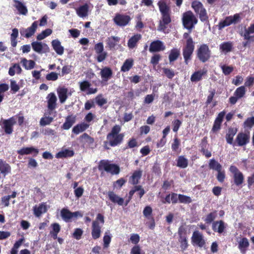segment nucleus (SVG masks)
<instances>
[{"label":"nucleus","mask_w":254,"mask_h":254,"mask_svg":"<svg viewBox=\"0 0 254 254\" xmlns=\"http://www.w3.org/2000/svg\"><path fill=\"white\" fill-rule=\"evenodd\" d=\"M61 215L63 219L65 222H69L73 217L77 216L82 217V214L79 211L72 212L68 209L64 208L61 211Z\"/></svg>","instance_id":"13"},{"label":"nucleus","mask_w":254,"mask_h":254,"mask_svg":"<svg viewBox=\"0 0 254 254\" xmlns=\"http://www.w3.org/2000/svg\"><path fill=\"white\" fill-rule=\"evenodd\" d=\"M233 43L231 41L224 42L220 45V50L225 53H229L232 51Z\"/></svg>","instance_id":"41"},{"label":"nucleus","mask_w":254,"mask_h":254,"mask_svg":"<svg viewBox=\"0 0 254 254\" xmlns=\"http://www.w3.org/2000/svg\"><path fill=\"white\" fill-rule=\"evenodd\" d=\"M12 31L10 35L11 45L12 47H15L17 44V38L18 36V30L15 28L12 29Z\"/></svg>","instance_id":"48"},{"label":"nucleus","mask_w":254,"mask_h":254,"mask_svg":"<svg viewBox=\"0 0 254 254\" xmlns=\"http://www.w3.org/2000/svg\"><path fill=\"white\" fill-rule=\"evenodd\" d=\"M101 227L97 221H93L92 225L91 235L92 238L96 240L99 238L101 234Z\"/></svg>","instance_id":"24"},{"label":"nucleus","mask_w":254,"mask_h":254,"mask_svg":"<svg viewBox=\"0 0 254 254\" xmlns=\"http://www.w3.org/2000/svg\"><path fill=\"white\" fill-rule=\"evenodd\" d=\"M38 26V21H34L31 26L26 29H20V33L22 36L28 38L33 35Z\"/></svg>","instance_id":"19"},{"label":"nucleus","mask_w":254,"mask_h":254,"mask_svg":"<svg viewBox=\"0 0 254 254\" xmlns=\"http://www.w3.org/2000/svg\"><path fill=\"white\" fill-rule=\"evenodd\" d=\"M165 49L162 42L159 40L153 41L151 43L149 50L150 52H157L163 51Z\"/></svg>","instance_id":"25"},{"label":"nucleus","mask_w":254,"mask_h":254,"mask_svg":"<svg viewBox=\"0 0 254 254\" xmlns=\"http://www.w3.org/2000/svg\"><path fill=\"white\" fill-rule=\"evenodd\" d=\"M179 242L180 243V248L183 251L186 250L188 247V243L187 236H183L179 238Z\"/></svg>","instance_id":"57"},{"label":"nucleus","mask_w":254,"mask_h":254,"mask_svg":"<svg viewBox=\"0 0 254 254\" xmlns=\"http://www.w3.org/2000/svg\"><path fill=\"white\" fill-rule=\"evenodd\" d=\"M31 46L33 50L39 54L49 52V48L46 44L35 41L32 42Z\"/></svg>","instance_id":"20"},{"label":"nucleus","mask_w":254,"mask_h":254,"mask_svg":"<svg viewBox=\"0 0 254 254\" xmlns=\"http://www.w3.org/2000/svg\"><path fill=\"white\" fill-rule=\"evenodd\" d=\"M47 98L48 99L47 107L49 110L48 114L51 115L52 111L56 108L57 98L54 93H49L48 95Z\"/></svg>","instance_id":"17"},{"label":"nucleus","mask_w":254,"mask_h":254,"mask_svg":"<svg viewBox=\"0 0 254 254\" xmlns=\"http://www.w3.org/2000/svg\"><path fill=\"white\" fill-rule=\"evenodd\" d=\"M254 33V23L251 24L248 28L246 26H241L239 29V34L244 38L245 40H251L254 36H250V34Z\"/></svg>","instance_id":"11"},{"label":"nucleus","mask_w":254,"mask_h":254,"mask_svg":"<svg viewBox=\"0 0 254 254\" xmlns=\"http://www.w3.org/2000/svg\"><path fill=\"white\" fill-rule=\"evenodd\" d=\"M249 242L247 238H243L238 243V248L242 253H245L249 246Z\"/></svg>","instance_id":"39"},{"label":"nucleus","mask_w":254,"mask_h":254,"mask_svg":"<svg viewBox=\"0 0 254 254\" xmlns=\"http://www.w3.org/2000/svg\"><path fill=\"white\" fill-rule=\"evenodd\" d=\"M238 132V128L236 127H230L228 128L225 135L226 142L228 144L233 146L235 141L234 137Z\"/></svg>","instance_id":"21"},{"label":"nucleus","mask_w":254,"mask_h":254,"mask_svg":"<svg viewBox=\"0 0 254 254\" xmlns=\"http://www.w3.org/2000/svg\"><path fill=\"white\" fill-rule=\"evenodd\" d=\"M89 6L87 3L80 6L76 9V13L80 17H85L88 15Z\"/></svg>","instance_id":"37"},{"label":"nucleus","mask_w":254,"mask_h":254,"mask_svg":"<svg viewBox=\"0 0 254 254\" xmlns=\"http://www.w3.org/2000/svg\"><path fill=\"white\" fill-rule=\"evenodd\" d=\"M206 71L199 70L195 71L190 77V80L192 82H197L201 80L202 76L206 73Z\"/></svg>","instance_id":"43"},{"label":"nucleus","mask_w":254,"mask_h":254,"mask_svg":"<svg viewBox=\"0 0 254 254\" xmlns=\"http://www.w3.org/2000/svg\"><path fill=\"white\" fill-rule=\"evenodd\" d=\"M74 151L69 149H65L58 152L56 155L57 158L71 157L74 155Z\"/></svg>","instance_id":"40"},{"label":"nucleus","mask_w":254,"mask_h":254,"mask_svg":"<svg viewBox=\"0 0 254 254\" xmlns=\"http://www.w3.org/2000/svg\"><path fill=\"white\" fill-rule=\"evenodd\" d=\"M171 148L173 151L177 154L181 152V148H180V140L177 136H175L174 138L173 142L171 145Z\"/></svg>","instance_id":"45"},{"label":"nucleus","mask_w":254,"mask_h":254,"mask_svg":"<svg viewBox=\"0 0 254 254\" xmlns=\"http://www.w3.org/2000/svg\"><path fill=\"white\" fill-rule=\"evenodd\" d=\"M179 202L182 203L189 204L192 202V199L189 196L179 194Z\"/></svg>","instance_id":"56"},{"label":"nucleus","mask_w":254,"mask_h":254,"mask_svg":"<svg viewBox=\"0 0 254 254\" xmlns=\"http://www.w3.org/2000/svg\"><path fill=\"white\" fill-rule=\"evenodd\" d=\"M152 212V208L149 205L145 206L143 210V216L150 221L149 228L151 229H153L155 226V220L153 216Z\"/></svg>","instance_id":"16"},{"label":"nucleus","mask_w":254,"mask_h":254,"mask_svg":"<svg viewBox=\"0 0 254 254\" xmlns=\"http://www.w3.org/2000/svg\"><path fill=\"white\" fill-rule=\"evenodd\" d=\"M161 17L159 22L158 29L164 32L167 25L171 22V11L170 6L164 1H159L158 3Z\"/></svg>","instance_id":"3"},{"label":"nucleus","mask_w":254,"mask_h":254,"mask_svg":"<svg viewBox=\"0 0 254 254\" xmlns=\"http://www.w3.org/2000/svg\"><path fill=\"white\" fill-rule=\"evenodd\" d=\"M89 125L84 122L78 124L75 126L72 129V132L75 134L83 132L89 127Z\"/></svg>","instance_id":"35"},{"label":"nucleus","mask_w":254,"mask_h":254,"mask_svg":"<svg viewBox=\"0 0 254 254\" xmlns=\"http://www.w3.org/2000/svg\"><path fill=\"white\" fill-rule=\"evenodd\" d=\"M246 92V89L244 86L237 88L234 93V96H231L229 99L230 104L235 105L239 99L245 96Z\"/></svg>","instance_id":"12"},{"label":"nucleus","mask_w":254,"mask_h":254,"mask_svg":"<svg viewBox=\"0 0 254 254\" xmlns=\"http://www.w3.org/2000/svg\"><path fill=\"white\" fill-rule=\"evenodd\" d=\"M21 63L23 66L27 70L33 68L35 65V62L33 60H27L24 58L21 60Z\"/></svg>","instance_id":"49"},{"label":"nucleus","mask_w":254,"mask_h":254,"mask_svg":"<svg viewBox=\"0 0 254 254\" xmlns=\"http://www.w3.org/2000/svg\"><path fill=\"white\" fill-rule=\"evenodd\" d=\"M94 50L96 53L98 55L97 57L98 62L101 63L106 59L107 56V53L104 51V46L102 43L100 42L95 44Z\"/></svg>","instance_id":"15"},{"label":"nucleus","mask_w":254,"mask_h":254,"mask_svg":"<svg viewBox=\"0 0 254 254\" xmlns=\"http://www.w3.org/2000/svg\"><path fill=\"white\" fill-rule=\"evenodd\" d=\"M54 118L50 116H47L46 114H44V117H42L40 121V125L41 126H46L50 125L53 121Z\"/></svg>","instance_id":"53"},{"label":"nucleus","mask_w":254,"mask_h":254,"mask_svg":"<svg viewBox=\"0 0 254 254\" xmlns=\"http://www.w3.org/2000/svg\"><path fill=\"white\" fill-rule=\"evenodd\" d=\"M140 241V237L137 234H132L129 238L130 241L134 245H138V243Z\"/></svg>","instance_id":"63"},{"label":"nucleus","mask_w":254,"mask_h":254,"mask_svg":"<svg viewBox=\"0 0 254 254\" xmlns=\"http://www.w3.org/2000/svg\"><path fill=\"white\" fill-rule=\"evenodd\" d=\"M138 146V142L136 138L132 137L129 138L127 143L123 148V150H126L129 148H133Z\"/></svg>","instance_id":"51"},{"label":"nucleus","mask_w":254,"mask_h":254,"mask_svg":"<svg viewBox=\"0 0 254 254\" xmlns=\"http://www.w3.org/2000/svg\"><path fill=\"white\" fill-rule=\"evenodd\" d=\"M177 166L181 168H186L188 166V160L184 156H180L177 160Z\"/></svg>","instance_id":"50"},{"label":"nucleus","mask_w":254,"mask_h":254,"mask_svg":"<svg viewBox=\"0 0 254 254\" xmlns=\"http://www.w3.org/2000/svg\"><path fill=\"white\" fill-rule=\"evenodd\" d=\"M51 227L52 230L50 231V234L52 237L55 240L57 238L58 234L61 230V226L59 223H55L51 225Z\"/></svg>","instance_id":"44"},{"label":"nucleus","mask_w":254,"mask_h":254,"mask_svg":"<svg viewBox=\"0 0 254 254\" xmlns=\"http://www.w3.org/2000/svg\"><path fill=\"white\" fill-rule=\"evenodd\" d=\"M226 114L225 111L220 112L214 120L211 132L217 133L221 129L222 123L223 121L224 117Z\"/></svg>","instance_id":"14"},{"label":"nucleus","mask_w":254,"mask_h":254,"mask_svg":"<svg viewBox=\"0 0 254 254\" xmlns=\"http://www.w3.org/2000/svg\"><path fill=\"white\" fill-rule=\"evenodd\" d=\"M67 89L65 88H62L58 91V94L60 101L61 103H64L67 98Z\"/></svg>","instance_id":"47"},{"label":"nucleus","mask_w":254,"mask_h":254,"mask_svg":"<svg viewBox=\"0 0 254 254\" xmlns=\"http://www.w3.org/2000/svg\"><path fill=\"white\" fill-rule=\"evenodd\" d=\"M130 254H145L139 245H134L130 250Z\"/></svg>","instance_id":"58"},{"label":"nucleus","mask_w":254,"mask_h":254,"mask_svg":"<svg viewBox=\"0 0 254 254\" xmlns=\"http://www.w3.org/2000/svg\"><path fill=\"white\" fill-rule=\"evenodd\" d=\"M14 2L13 6L20 14L25 15L28 13V9L25 4L18 0H13Z\"/></svg>","instance_id":"28"},{"label":"nucleus","mask_w":254,"mask_h":254,"mask_svg":"<svg viewBox=\"0 0 254 254\" xmlns=\"http://www.w3.org/2000/svg\"><path fill=\"white\" fill-rule=\"evenodd\" d=\"M222 70L223 73L225 75L230 74L234 70V68L232 66H227L226 65H223L221 66Z\"/></svg>","instance_id":"62"},{"label":"nucleus","mask_w":254,"mask_h":254,"mask_svg":"<svg viewBox=\"0 0 254 254\" xmlns=\"http://www.w3.org/2000/svg\"><path fill=\"white\" fill-rule=\"evenodd\" d=\"M133 65V60L132 59H127L124 62L121 67V70L123 72H127L129 71Z\"/></svg>","instance_id":"42"},{"label":"nucleus","mask_w":254,"mask_h":254,"mask_svg":"<svg viewBox=\"0 0 254 254\" xmlns=\"http://www.w3.org/2000/svg\"><path fill=\"white\" fill-rule=\"evenodd\" d=\"M83 231L80 228H76L74 230L73 233L72 234V237L79 240L81 238L82 235H83Z\"/></svg>","instance_id":"60"},{"label":"nucleus","mask_w":254,"mask_h":254,"mask_svg":"<svg viewBox=\"0 0 254 254\" xmlns=\"http://www.w3.org/2000/svg\"><path fill=\"white\" fill-rule=\"evenodd\" d=\"M100 75L103 81H108L113 76V71L112 69L108 66H105L101 69Z\"/></svg>","instance_id":"27"},{"label":"nucleus","mask_w":254,"mask_h":254,"mask_svg":"<svg viewBox=\"0 0 254 254\" xmlns=\"http://www.w3.org/2000/svg\"><path fill=\"white\" fill-rule=\"evenodd\" d=\"M250 140V132H239L236 136L233 146H243L249 143Z\"/></svg>","instance_id":"9"},{"label":"nucleus","mask_w":254,"mask_h":254,"mask_svg":"<svg viewBox=\"0 0 254 254\" xmlns=\"http://www.w3.org/2000/svg\"><path fill=\"white\" fill-rule=\"evenodd\" d=\"M120 41V38L117 36H111L106 40V43L108 48L110 50L115 49L118 43Z\"/></svg>","instance_id":"33"},{"label":"nucleus","mask_w":254,"mask_h":254,"mask_svg":"<svg viewBox=\"0 0 254 254\" xmlns=\"http://www.w3.org/2000/svg\"><path fill=\"white\" fill-rule=\"evenodd\" d=\"M244 128L251 129L254 126V117L248 118L244 122Z\"/></svg>","instance_id":"54"},{"label":"nucleus","mask_w":254,"mask_h":254,"mask_svg":"<svg viewBox=\"0 0 254 254\" xmlns=\"http://www.w3.org/2000/svg\"><path fill=\"white\" fill-rule=\"evenodd\" d=\"M191 242L193 245H195L199 247H202L205 244L202 234L198 231L193 232L191 237Z\"/></svg>","instance_id":"18"},{"label":"nucleus","mask_w":254,"mask_h":254,"mask_svg":"<svg viewBox=\"0 0 254 254\" xmlns=\"http://www.w3.org/2000/svg\"><path fill=\"white\" fill-rule=\"evenodd\" d=\"M191 7L196 14L199 15L201 21H205L208 19L206 10L202 3L198 0H194L191 2Z\"/></svg>","instance_id":"7"},{"label":"nucleus","mask_w":254,"mask_h":254,"mask_svg":"<svg viewBox=\"0 0 254 254\" xmlns=\"http://www.w3.org/2000/svg\"><path fill=\"white\" fill-rule=\"evenodd\" d=\"M241 17L239 13H236L234 15L226 16L224 20L219 22L218 28L219 30H222L225 27L228 26L232 24H236L239 22Z\"/></svg>","instance_id":"8"},{"label":"nucleus","mask_w":254,"mask_h":254,"mask_svg":"<svg viewBox=\"0 0 254 254\" xmlns=\"http://www.w3.org/2000/svg\"><path fill=\"white\" fill-rule=\"evenodd\" d=\"M209 167L210 169L215 170L216 171L222 170V166L216 161L214 159H211L209 162Z\"/></svg>","instance_id":"52"},{"label":"nucleus","mask_w":254,"mask_h":254,"mask_svg":"<svg viewBox=\"0 0 254 254\" xmlns=\"http://www.w3.org/2000/svg\"><path fill=\"white\" fill-rule=\"evenodd\" d=\"M76 118L75 116L72 115L67 116L65 118V122L62 126L63 129H69L75 122Z\"/></svg>","instance_id":"32"},{"label":"nucleus","mask_w":254,"mask_h":254,"mask_svg":"<svg viewBox=\"0 0 254 254\" xmlns=\"http://www.w3.org/2000/svg\"><path fill=\"white\" fill-rule=\"evenodd\" d=\"M11 168L9 164L5 160L0 159V173L5 177L6 175L10 174Z\"/></svg>","instance_id":"26"},{"label":"nucleus","mask_w":254,"mask_h":254,"mask_svg":"<svg viewBox=\"0 0 254 254\" xmlns=\"http://www.w3.org/2000/svg\"><path fill=\"white\" fill-rule=\"evenodd\" d=\"M247 184L249 189H254V173L247 177Z\"/></svg>","instance_id":"61"},{"label":"nucleus","mask_w":254,"mask_h":254,"mask_svg":"<svg viewBox=\"0 0 254 254\" xmlns=\"http://www.w3.org/2000/svg\"><path fill=\"white\" fill-rule=\"evenodd\" d=\"M197 21V19L191 11L189 10L183 14L182 22L183 26L189 30V32H185L183 34V38L186 40V41L183 48L182 54L184 63L186 65H188L191 60L195 48V43L190 34Z\"/></svg>","instance_id":"1"},{"label":"nucleus","mask_w":254,"mask_h":254,"mask_svg":"<svg viewBox=\"0 0 254 254\" xmlns=\"http://www.w3.org/2000/svg\"><path fill=\"white\" fill-rule=\"evenodd\" d=\"M196 57L202 63L209 61L211 57V52L207 44H203L200 45L196 51Z\"/></svg>","instance_id":"5"},{"label":"nucleus","mask_w":254,"mask_h":254,"mask_svg":"<svg viewBox=\"0 0 254 254\" xmlns=\"http://www.w3.org/2000/svg\"><path fill=\"white\" fill-rule=\"evenodd\" d=\"M52 45L54 50L55 51L57 54L59 55H62L63 54L64 52V48L61 45V42L59 40L56 39L53 40L52 42Z\"/></svg>","instance_id":"36"},{"label":"nucleus","mask_w":254,"mask_h":254,"mask_svg":"<svg viewBox=\"0 0 254 254\" xmlns=\"http://www.w3.org/2000/svg\"><path fill=\"white\" fill-rule=\"evenodd\" d=\"M34 214L36 217H40L43 213L47 211V206L44 203H41L38 207L36 206L33 208Z\"/></svg>","instance_id":"34"},{"label":"nucleus","mask_w":254,"mask_h":254,"mask_svg":"<svg viewBox=\"0 0 254 254\" xmlns=\"http://www.w3.org/2000/svg\"><path fill=\"white\" fill-rule=\"evenodd\" d=\"M18 154L20 155H25L29 154H33V156H36L38 153L39 150L37 148H34L33 146L31 147H23L19 150L17 151Z\"/></svg>","instance_id":"23"},{"label":"nucleus","mask_w":254,"mask_h":254,"mask_svg":"<svg viewBox=\"0 0 254 254\" xmlns=\"http://www.w3.org/2000/svg\"><path fill=\"white\" fill-rule=\"evenodd\" d=\"M16 124L14 117L3 121V129L5 133L10 134L13 131V126Z\"/></svg>","instance_id":"22"},{"label":"nucleus","mask_w":254,"mask_h":254,"mask_svg":"<svg viewBox=\"0 0 254 254\" xmlns=\"http://www.w3.org/2000/svg\"><path fill=\"white\" fill-rule=\"evenodd\" d=\"M180 55V52L177 48L172 49L169 55V60L170 63H172L177 60Z\"/></svg>","instance_id":"46"},{"label":"nucleus","mask_w":254,"mask_h":254,"mask_svg":"<svg viewBox=\"0 0 254 254\" xmlns=\"http://www.w3.org/2000/svg\"><path fill=\"white\" fill-rule=\"evenodd\" d=\"M109 199L113 203H117L119 205H123L124 202V199L117 195L114 192L109 191L108 192Z\"/></svg>","instance_id":"30"},{"label":"nucleus","mask_w":254,"mask_h":254,"mask_svg":"<svg viewBox=\"0 0 254 254\" xmlns=\"http://www.w3.org/2000/svg\"><path fill=\"white\" fill-rule=\"evenodd\" d=\"M182 124V122L180 120L178 119L174 120L172 122L173 131L177 132L178 131L180 127L181 126Z\"/></svg>","instance_id":"64"},{"label":"nucleus","mask_w":254,"mask_h":254,"mask_svg":"<svg viewBox=\"0 0 254 254\" xmlns=\"http://www.w3.org/2000/svg\"><path fill=\"white\" fill-rule=\"evenodd\" d=\"M141 36L140 34H137L132 36L127 42V46L130 49L134 48L137 42L141 39Z\"/></svg>","instance_id":"38"},{"label":"nucleus","mask_w":254,"mask_h":254,"mask_svg":"<svg viewBox=\"0 0 254 254\" xmlns=\"http://www.w3.org/2000/svg\"><path fill=\"white\" fill-rule=\"evenodd\" d=\"M229 171L233 174V179L234 184L239 187L242 188V184L244 182V175L238 168L234 165L230 166Z\"/></svg>","instance_id":"6"},{"label":"nucleus","mask_w":254,"mask_h":254,"mask_svg":"<svg viewBox=\"0 0 254 254\" xmlns=\"http://www.w3.org/2000/svg\"><path fill=\"white\" fill-rule=\"evenodd\" d=\"M98 170L100 171H105L112 175H118L120 172L118 165L115 164H111L108 160H102L99 162Z\"/></svg>","instance_id":"4"},{"label":"nucleus","mask_w":254,"mask_h":254,"mask_svg":"<svg viewBox=\"0 0 254 254\" xmlns=\"http://www.w3.org/2000/svg\"><path fill=\"white\" fill-rule=\"evenodd\" d=\"M142 171L140 170H135L133 172L132 175L129 178V182L131 184L137 186L139 180L142 176Z\"/></svg>","instance_id":"31"},{"label":"nucleus","mask_w":254,"mask_h":254,"mask_svg":"<svg viewBox=\"0 0 254 254\" xmlns=\"http://www.w3.org/2000/svg\"><path fill=\"white\" fill-rule=\"evenodd\" d=\"M121 127L119 125H115L111 131L107 135V140L103 142V147L105 149H110V147H115L120 145L123 141L124 134L120 133Z\"/></svg>","instance_id":"2"},{"label":"nucleus","mask_w":254,"mask_h":254,"mask_svg":"<svg viewBox=\"0 0 254 254\" xmlns=\"http://www.w3.org/2000/svg\"><path fill=\"white\" fill-rule=\"evenodd\" d=\"M131 18L129 15L116 13L113 18V21L117 26L124 27L130 22Z\"/></svg>","instance_id":"10"},{"label":"nucleus","mask_w":254,"mask_h":254,"mask_svg":"<svg viewBox=\"0 0 254 254\" xmlns=\"http://www.w3.org/2000/svg\"><path fill=\"white\" fill-rule=\"evenodd\" d=\"M217 216V211L216 210L213 211L208 214L205 219H204V221L207 224L211 223L213 220L216 218Z\"/></svg>","instance_id":"55"},{"label":"nucleus","mask_w":254,"mask_h":254,"mask_svg":"<svg viewBox=\"0 0 254 254\" xmlns=\"http://www.w3.org/2000/svg\"><path fill=\"white\" fill-rule=\"evenodd\" d=\"M212 228L214 232L221 234L224 232L226 225L223 220L216 221L213 222Z\"/></svg>","instance_id":"29"},{"label":"nucleus","mask_w":254,"mask_h":254,"mask_svg":"<svg viewBox=\"0 0 254 254\" xmlns=\"http://www.w3.org/2000/svg\"><path fill=\"white\" fill-rule=\"evenodd\" d=\"M91 85V83L87 80H84L79 82V88L80 90L82 91H85L88 90Z\"/></svg>","instance_id":"59"}]
</instances>
